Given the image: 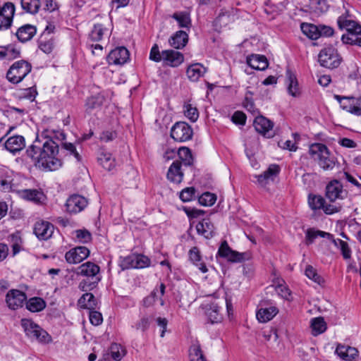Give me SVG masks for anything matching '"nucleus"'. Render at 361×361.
Instances as JSON below:
<instances>
[{"instance_id":"52","label":"nucleus","mask_w":361,"mask_h":361,"mask_svg":"<svg viewBox=\"0 0 361 361\" xmlns=\"http://www.w3.org/2000/svg\"><path fill=\"white\" fill-rule=\"evenodd\" d=\"M184 114L192 122H195L199 117L197 109L190 104H185L184 105Z\"/></svg>"},{"instance_id":"33","label":"nucleus","mask_w":361,"mask_h":361,"mask_svg":"<svg viewBox=\"0 0 361 361\" xmlns=\"http://www.w3.org/2000/svg\"><path fill=\"white\" fill-rule=\"evenodd\" d=\"M189 257L190 261L197 266L202 273H206L208 271L205 264L201 262L200 252L197 247H193L190 250Z\"/></svg>"},{"instance_id":"27","label":"nucleus","mask_w":361,"mask_h":361,"mask_svg":"<svg viewBox=\"0 0 361 361\" xmlns=\"http://www.w3.org/2000/svg\"><path fill=\"white\" fill-rule=\"evenodd\" d=\"M97 160L104 169L111 171L116 166L114 158L111 154L104 149H101L98 153Z\"/></svg>"},{"instance_id":"39","label":"nucleus","mask_w":361,"mask_h":361,"mask_svg":"<svg viewBox=\"0 0 361 361\" xmlns=\"http://www.w3.org/2000/svg\"><path fill=\"white\" fill-rule=\"evenodd\" d=\"M46 307L45 301L41 298H32L26 302L27 309L32 312H38Z\"/></svg>"},{"instance_id":"17","label":"nucleus","mask_w":361,"mask_h":361,"mask_svg":"<svg viewBox=\"0 0 361 361\" xmlns=\"http://www.w3.org/2000/svg\"><path fill=\"white\" fill-rule=\"evenodd\" d=\"M27 300L26 294L16 289L9 290L6 294V302L11 310H17L23 306Z\"/></svg>"},{"instance_id":"24","label":"nucleus","mask_w":361,"mask_h":361,"mask_svg":"<svg viewBox=\"0 0 361 361\" xmlns=\"http://www.w3.org/2000/svg\"><path fill=\"white\" fill-rule=\"evenodd\" d=\"M4 145L8 151L15 154L25 147V138L22 135L11 136L6 140Z\"/></svg>"},{"instance_id":"9","label":"nucleus","mask_w":361,"mask_h":361,"mask_svg":"<svg viewBox=\"0 0 361 361\" xmlns=\"http://www.w3.org/2000/svg\"><path fill=\"white\" fill-rule=\"evenodd\" d=\"M149 259L143 255L132 254L121 257L120 267L123 270L128 269H142L149 266Z\"/></svg>"},{"instance_id":"28","label":"nucleus","mask_w":361,"mask_h":361,"mask_svg":"<svg viewBox=\"0 0 361 361\" xmlns=\"http://www.w3.org/2000/svg\"><path fill=\"white\" fill-rule=\"evenodd\" d=\"M206 68L201 63H197L188 66L186 73L190 80L197 81L206 73Z\"/></svg>"},{"instance_id":"14","label":"nucleus","mask_w":361,"mask_h":361,"mask_svg":"<svg viewBox=\"0 0 361 361\" xmlns=\"http://www.w3.org/2000/svg\"><path fill=\"white\" fill-rule=\"evenodd\" d=\"M253 126L256 131L263 136L268 138L274 137V123L266 117L263 116H257L254 120Z\"/></svg>"},{"instance_id":"26","label":"nucleus","mask_w":361,"mask_h":361,"mask_svg":"<svg viewBox=\"0 0 361 361\" xmlns=\"http://www.w3.org/2000/svg\"><path fill=\"white\" fill-rule=\"evenodd\" d=\"M247 64L253 69L264 71L269 66L268 60L264 55L252 54L247 58Z\"/></svg>"},{"instance_id":"6","label":"nucleus","mask_w":361,"mask_h":361,"mask_svg":"<svg viewBox=\"0 0 361 361\" xmlns=\"http://www.w3.org/2000/svg\"><path fill=\"white\" fill-rule=\"evenodd\" d=\"M308 204L312 210L322 209L328 215L338 213L342 209L341 204H327L325 199L319 195L310 194L308 196Z\"/></svg>"},{"instance_id":"1","label":"nucleus","mask_w":361,"mask_h":361,"mask_svg":"<svg viewBox=\"0 0 361 361\" xmlns=\"http://www.w3.org/2000/svg\"><path fill=\"white\" fill-rule=\"evenodd\" d=\"M59 145L54 140L37 136L27 151L35 166L42 171H55L61 166V161L56 157Z\"/></svg>"},{"instance_id":"58","label":"nucleus","mask_w":361,"mask_h":361,"mask_svg":"<svg viewBox=\"0 0 361 361\" xmlns=\"http://www.w3.org/2000/svg\"><path fill=\"white\" fill-rule=\"evenodd\" d=\"M337 23L339 28L345 30L353 23V20L348 18V11L338 17Z\"/></svg>"},{"instance_id":"47","label":"nucleus","mask_w":361,"mask_h":361,"mask_svg":"<svg viewBox=\"0 0 361 361\" xmlns=\"http://www.w3.org/2000/svg\"><path fill=\"white\" fill-rule=\"evenodd\" d=\"M151 324V319L147 315H144L137 321L133 326L132 328L137 331H140L142 333L147 331L149 328Z\"/></svg>"},{"instance_id":"19","label":"nucleus","mask_w":361,"mask_h":361,"mask_svg":"<svg viewBox=\"0 0 361 361\" xmlns=\"http://www.w3.org/2000/svg\"><path fill=\"white\" fill-rule=\"evenodd\" d=\"M129 59V51L124 47L113 49L107 56L109 64L123 65Z\"/></svg>"},{"instance_id":"4","label":"nucleus","mask_w":361,"mask_h":361,"mask_svg":"<svg viewBox=\"0 0 361 361\" xmlns=\"http://www.w3.org/2000/svg\"><path fill=\"white\" fill-rule=\"evenodd\" d=\"M21 326L25 334V336L31 341H37L41 344H48L51 343V336L41 326L29 319H22L20 320Z\"/></svg>"},{"instance_id":"60","label":"nucleus","mask_w":361,"mask_h":361,"mask_svg":"<svg viewBox=\"0 0 361 361\" xmlns=\"http://www.w3.org/2000/svg\"><path fill=\"white\" fill-rule=\"evenodd\" d=\"M6 59L8 60H12L20 56V50L13 44H9L6 46Z\"/></svg>"},{"instance_id":"37","label":"nucleus","mask_w":361,"mask_h":361,"mask_svg":"<svg viewBox=\"0 0 361 361\" xmlns=\"http://www.w3.org/2000/svg\"><path fill=\"white\" fill-rule=\"evenodd\" d=\"M310 326L312 329V334L314 336L324 333L327 328L326 322L324 318L321 317L313 318L311 320Z\"/></svg>"},{"instance_id":"32","label":"nucleus","mask_w":361,"mask_h":361,"mask_svg":"<svg viewBox=\"0 0 361 361\" xmlns=\"http://www.w3.org/2000/svg\"><path fill=\"white\" fill-rule=\"evenodd\" d=\"M279 312L277 307L271 306L266 308H260L257 312V319L259 322L265 323L272 319Z\"/></svg>"},{"instance_id":"56","label":"nucleus","mask_w":361,"mask_h":361,"mask_svg":"<svg viewBox=\"0 0 361 361\" xmlns=\"http://www.w3.org/2000/svg\"><path fill=\"white\" fill-rule=\"evenodd\" d=\"M163 51L160 52L158 45L154 44L151 49L149 59L155 62H160L163 61Z\"/></svg>"},{"instance_id":"46","label":"nucleus","mask_w":361,"mask_h":361,"mask_svg":"<svg viewBox=\"0 0 361 361\" xmlns=\"http://www.w3.org/2000/svg\"><path fill=\"white\" fill-rule=\"evenodd\" d=\"M111 357L116 361H120L126 355V350L119 344L113 343L109 348Z\"/></svg>"},{"instance_id":"61","label":"nucleus","mask_w":361,"mask_h":361,"mask_svg":"<svg viewBox=\"0 0 361 361\" xmlns=\"http://www.w3.org/2000/svg\"><path fill=\"white\" fill-rule=\"evenodd\" d=\"M253 92L250 90H247L245 95V100L243 102L244 106L250 111H254L255 109V104L254 100L252 99Z\"/></svg>"},{"instance_id":"18","label":"nucleus","mask_w":361,"mask_h":361,"mask_svg":"<svg viewBox=\"0 0 361 361\" xmlns=\"http://www.w3.org/2000/svg\"><path fill=\"white\" fill-rule=\"evenodd\" d=\"M90 255V250L85 246H79L68 251L65 255L66 260L69 264H78Z\"/></svg>"},{"instance_id":"7","label":"nucleus","mask_w":361,"mask_h":361,"mask_svg":"<svg viewBox=\"0 0 361 361\" xmlns=\"http://www.w3.org/2000/svg\"><path fill=\"white\" fill-rule=\"evenodd\" d=\"M217 255L233 263L243 262L252 258V255L249 252H239L232 250L226 240L221 243Z\"/></svg>"},{"instance_id":"5","label":"nucleus","mask_w":361,"mask_h":361,"mask_svg":"<svg viewBox=\"0 0 361 361\" xmlns=\"http://www.w3.org/2000/svg\"><path fill=\"white\" fill-rule=\"evenodd\" d=\"M31 70L32 66L29 62L25 60L16 61L7 71L6 78L9 82L18 84L30 73Z\"/></svg>"},{"instance_id":"15","label":"nucleus","mask_w":361,"mask_h":361,"mask_svg":"<svg viewBox=\"0 0 361 361\" xmlns=\"http://www.w3.org/2000/svg\"><path fill=\"white\" fill-rule=\"evenodd\" d=\"M14 13L15 6L11 2L0 7V30H7L11 26Z\"/></svg>"},{"instance_id":"54","label":"nucleus","mask_w":361,"mask_h":361,"mask_svg":"<svg viewBox=\"0 0 361 361\" xmlns=\"http://www.w3.org/2000/svg\"><path fill=\"white\" fill-rule=\"evenodd\" d=\"M276 291L282 298L286 300H291V291L286 284L279 283L276 286Z\"/></svg>"},{"instance_id":"35","label":"nucleus","mask_w":361,"mask_h":361,"mask_svg":"<svg viewBox=\"0 0 361 361\" xmlns=\"http://www.w3.org/2000/svg\"><path fill=\"white\" fill-rule=\"evenodd\" d=\"M318 237L321 238H331V234L323 231L317 230L311 228L307 230L305 233V243L307 245H310L314 243V240Z\"/></svg>"},{"instance_id":"49","label":"nucleus","mask_w":361,"mask_h":361,"mask_svg":"<svg viewBox=\"0 0 361 361\" xmlns=\"http://www.w3.org/2000/svg\"><path fill=\"white\" fill-rule=\"evenodd\" d=\"M305 276L313 281L314 283L321 285L324 283V279L318 274L317 270L311 265H307L305 270Z\"/></svg>"},{"instance_id":"48","label":"nucleus","mask_w":361,"mask_h":361,"mask_svg":"<svg viewBox=\"0 0 361 361\" xmlns=\"http://www.w3.org/2000/svg\"><path fill=\"white\" fill-rule=\"evenodd\" d=\"M178 23L180 27H188L191 25V20L189 14L183 12L174 13L172 16Z\"/></svg>"},{"instance_id":"43","label":"nucleus","mask_w":361,"mask_h":361,"mask_svg":"<svg viewBox=\"0 0 361 361\" xmlns=\"http://www.w3.org/2000/svg\"><path fill=\"white\" fill-rule=\"evenodd\" d=\"M21 6L27 13L35 14L40 7L39 0H21Z\"/></svg>"},{"instance_id":"21","label":"nucleus","mask_w":361,"mask_h":361,"mask_svg":"<svg viewBox=\"0 0 361 361\" xmlns=\"http://www.w3.org/2000/svg\"><path fill=\"white\" fill-rule=\"evenodd\" d=\"M54 226L48 221H37L35 224L34 233L39 240H47L53 234Z\"/></svg>"},{"instance_id":"64","label":"nucleus","mask_w":361,"mask_h":361,"mask_svg":"<svg viewBox=\"0 0 361 361\" xmlns=\"http://www.w3.org/2000/svg\"><path fill=\"white\" fill-rule=\"evenodd\" d=\"M157 300H159L157 290H154L149 295L143 300V304L145 307H150L154 304Z\"/></svg>"},{"instance_id":"8","label":"nucleus","mask_w":361,"mask_h":361,"mask_svg":"<svg viewBox=\"0 0 361 361\" xmlns=\"http://www.w3.org/2000/svg\"><path fill=\"white\" fill-rule=\"evenodd\" d=\"M224 300L212 302L202 305L204 315L208 323L212 324L221 323L224 319Z\"/></svg>"},{"instance_id":"10","label":"nucleus","mask_w":361,"mask_h":361,"mask_svg":"<svg viewBox=\"0 0 361 361\" xmlns=\"http://www.w3.org/2000/svg\"><path fill=\"white\" fill-rule=\"evenodd\" d=\"M318 58L321 66L331 69L337 68L341 61L337 50L332 47L322 49Z\"/></svg>"},{"instance_id":"51","label":"nucleus","mask_w":361,"mask_h":361,"mask_svg":"<svg viewBox=\"0 0 361 361\" xmlns=\"http://www.w3.org/2000/svg\"><path fill=\"white\" fill-rule=\"evenodd\" d=\"M106 29L102 24L94 25L90 35V39L93 42L102 40Z\"/></svg>"},{"instance_id":"30","label":"nucleus","mask_w":361,"mask_h":361,"mask_svg":"<svg viewBox=\"0 0 361 361\" xmlns=\"http://www.w3.org/2000/svg\"><path fill=\"white\" fill-rule=\"evenodd\" d=\"M36 31L35 26L26 24L18 28L16 36L20 41L24 42L30 40L36 34Z\"/></svg>"},{"instance_id":"41","label":"nucleus","mask_w":361,"mask_h":361,"mask_svg":"<svg viewBox=\"0 0 361 361\" xmlns=\"http://www.w3.org/2000/svg\"><path fill=\"white\" fill-rule=\"evenodd\" d=\"M189 357L190 361H207L198 343H195L190 347Z\"/></svg>"},{"instance_id":"23","label":"nucleus","mask_w":361,"mask_h":361,"mask_svg":"<svg viewBox=\"0 0 361 361\" xmlns=\"http://www.w3.org/2000/svg\"><path fill=\"white\" fill-rule=\"evenodd\" d=\"M279 173V167L277 165H271L263 173L256 176L258 183L262 187H265L269 183L274 180L275 177Z\"/></svg>"},{"instance_id":"38","label":"nucleus","mask_w":361,"mask_h":361,"mask_svg":"<svg viewBox=\"0 0 361 361\" xmlns=\"http://www.w3.org/2000/svg\"><path fill=\"white\" fill-rule=\"evenodd\" d=\"M286 77L288 93L293 97H297L300 92L295 75L290 71H287Z\"/></svg>"},{"instance_id":"63","label":"nucleus","mask_w":361,"mask_h":361,"mask_svg":"<svg viewBox=\"0 0 361 361\" xmlns=\"http://www.w3.org/2000/svg\"><path fill=\"white\" fill-rule=\"evenodd\" d=\"M361 33L347 32L342 35L341 40L343 44H355L357 36Z\"/></svg>"},{"instance_id":"2","label":"nucleus","mask_w":361,"mask_h":361,"mask_svg":"<svg viewBox=\"0 0 361 361\" xmlns=\"http://www.w3.org/2000/svg\"><path fill=\"white\" fill-rule=\"evenodd\" d=\"M99 271V267L91 262H87L80 265L76 270L77 274L85 276L87 279L82 280L80 283L79 288L82 291H89L95 288L101 280Z\"/></svg>"},{"instance_id":"36","label":"nucleus","mask_w":361,"mask_h":361,"mask_svg":"<svg viewBox=\"0 0 361 361\" xmlns=\"http://www.w3.org/2000/svg\"><path fill=\"white\" fill-rule=\"evenodd\" d=\"M18 192L22 198L36 203L41 202L43 197V194L36 189H25Z\"/></svg>"},{"instance_id":"11","label":"nucleus","mask_w":361,"mask_h":361,"mask_svg":"<svg viewBox=\"0 0 361 361\" xmlns=\"http://www.w3.org/2000/svg\"><path fill=\"white\" fill-rule=\"evenodd\" d=\"M325 196L331 202L344 200L348 196V192L343 189L341 183L337 180L330 181L326 186Z\"/></svg>"},{"instance_id":"59","label":"nucleus","mask_w":361,"mask_h":361,"mask_svg":"<svg viewBox=\"0 0 361 361\" xmlns=\"http://www.w3.org/2000/svg\"><path fill=\"white\" fill-rule=\"evenodd\" d=\"M195 190L194 188H186L180 193V199L183 202H189L192 200L195 195Z\"/></svg>"},{"instance_id":"31","label":"nucleus","mask_w":361,"mask_h":361,"mask_svg":"<svg viewBox=\"0 0 361 361\" xmlns=\"http://www.w3.org/2000/svg\"><path fill=\"white\" fill-rule=\"evenodd\" d=\"M199 234L204 235L206 238H212L214 234V226L209 219H204L196 226Z\"/></svg>"},{"instance_id":"3","label":"nucleus","mask_w":361,"mask_h":361,"mask_svg":"<svg viewBox=\"0 0 361 361\" xmlns=\"http://www.w3.org/2000/svg\"><path fill=\"white\" fill-rule=\"evenodd\" d=\"M309 153L311 157L317 161L324 171L332 170L336 165V158L331 154L327 147L322 143H314L310 146Z\"/></svg>"},{"instance_id":"42","label":"nucleus","mask_w":361,"mask_h":361,"mask_svg":"<svg viewBox=\"0 0 361 361\" xmlns=\"http://www.w3.org/2000/svg\"><path fill=\"white\" fill-rule=\"evenodd\" d=\"M81 307L94 309L96 307V300L92 293H86L83 294L78 300Z\"/></svg>"},{"instance_id":"20","label":"nucleus","mask_w":361,"mask_h":361,"mask_svg":"<svg viewBox=\"0 0 361 361\" xmlns=\"http://www.w3.org/2000/svg\"><path fill=\"white\" fill-rule=\"evenodd\" d=\"M335 353L344 361H356L359 357V352L355 348L341 343L337 345Z\"/></svg>"},{"instance_id":"12","label":"nucleus","mask_w":361,"mask_h":361,"mask_svg":"<svg viewBox=\"0 0 361 361\" xmlns=\"http://www.w3.org/2000/svg\"><path fill=\"white\" fill-rule=\"evenodd\" d=\"M192 129L185 122L176 123L171 130V137L177 142H185L192 137Z\"/></svg>"},{"instance_id":"45","label":"nucleus","mask_w":361,"mask_h":361,"mask_svg":"<svg viewBox=\"0 0 361 361\" xmlns=\"http://www.w3.org/2000/svg\"><path fill=\"white\" fill-rule=\"evenodd\" d=\"M42 138L51 139L63 141L66 139V135L62 130H45L42 132Z\"/></svg>"},{"instance_id":"13","label":"nucleus","mask_w":361,"mask_h":361,"mask_svg":"<svg viewBox=\"0 0 361 361\" xmlns=\"http://www.w3.org/2000/svg\"><path fill=\"white\" fill-rule=\"evenodd\" d=\"M341 107L346 111L356 116H361V99L355 97H341L335 96Z\"/></svg>"},{"instance_id":"57","label":"nucleus","mask_w":361,"mask_h":361,"mask_svg":"<svg viewBox=\"0 0 361 361\" xmlns=\"http://www.w3.org/2000/svg\"><path fill=\"white\" fill-rule=\"evenodd\" d=\"M337 23L339 28L345 30L353 23V20L348 18V11L338 17Z\"/></svg>"},{"instance_id":"25","label":"nucleus","mask_w":361,"mask_h":361,"mask_svg":"<svg viewBox=\"0 0 361 361\" xmlns=\"http://www.w3.org/2000/svg\"><path fill=\"white\" fill-rule=\"evenodd\" d=\"M183 178V173L181 171V161H175L170 166L167 172V178L171 182L180 183Z\"/></svg>"},{"instance_id":"22","label":"nucleus","mask_w":361,"mask_h":361,"mask_svg":"<svg viewBox=\"0 0 361 361\" xmlns=\"http://www.w3.org/2000/svg\"><path fill=\"white\" fill-rule=\"evenodd\" d=\"M163 62L171 67H178L184 61L183 54L178 51L168 49L163 51Z\"/></svg>"},{"instance_id":"16","label":"nucleus","mask_w":361,"mask_h":361,"mask_svg":"<svg viewBox=\"0 0 361 361\" xmlns=\"http://www.w3.org/2000/svg\"><path fill=\"white\" fill-rule=\"evenodd\" d=\"M87 200L80 195L70 196L66 202V209L68 213L77 214L82 211L87 205Z\"/></svg>"},{"instance_id":"29","label":"nucleus","mask_w":361,"mask_h":361,"mask_svg":"<svg viewBox=\"0 0 361 361\" xmlns=\"http://www.w3.org/2000/svg\"><path fill=\"white\" fill-rule=\"evenodd\" d=\"M188 40V35L185 31H177L169 39V42L171 47L179 49L183 48Z\"/></svg>"},{"instance_id":"44","label":"nucleus","mask_w":361,"mask_h":361,"mask_svg":"<svg viewBox=\"0 0 361 361\" xmlns=\"http://www.w3.org/2000/svg\"><path fill=\"white\" fill-rule=\"evenodd\" d=\"M178 155L185 166H190L193 163V157L191 151L186 147L179 148Z\"/></svg>"},{"instance_id":"40","label":"nucleus","mask_w":361,"mask_h":361,"mask_svg":"<svg viewBox=\"0 0 361 361\" xmlns=\"http://www.w3.org/2000/svg\"><path fill=\"white\" fill-rule=\"evenodd\" d=\"M301 30L304 35L312 39L319 38L318 25L311 23H302L300 25Z\"/></svg>"},{"instance_id":"50","label":"nucleus","mask_w":361,"mask_h":361,"mask_svg":"<svg viewBox=\"0 0 361 361\" xmlns=\"http://www.w3.org/2000/svg\"><path fill=\"white\" fill-rule=\"evenodd\" d=\"M39 49L46 54H49L52 51L54 47V42L52 38H47V37L41 36L39 41Z\"/></svg>"},{"instance_id":"34","label":"nucleus","mask_w":361,"mask_h":361,"mask_svg":"<svg viewBox=\"0 0 361 361\" xmlns=\"http://www.w3.org/2000/svg\"><path fill=\"white\" fill-rule=\"evenodd\" d=\"M104 102V97L102 95L97 94L87 98L85 103V111L91 114L94 109H97L102 106Z\"/></svg>"},{"instance_id":"62","label":"nucleus","mask_w":361,"mask_h":361,"mask_svg":"<svg viewBox=\"0 0 361 361\" xmlns=\"http://www.w3.org/2000/svg\"><path fill=\"white\" fill-rule=\"evenodd\" d=\"M90 321L92 324L98 326L102 323L103 317L100 312L94 310H90L89 314Z\"/></svg>"},{"instance_id":"55","label":"nucleus","mask_w":361,"mask_h":361,"mask_svg":"<svg viewBox=\"0 0 361 361\" xmlns=\"http://www.w3.org/2000/svg\"><path fill=\"white\" fill-rule=\"evenodd\" d=\"M75 238L79 243H87L92 239L91 233L87 230H77L75 231Z\"/></svg>"},{"instance_id":"53","label":"nucleus","mask_w":361,"mask_h":361,"mask_svg":"<svg viewBox=\"0 0 361 361\" xmlns=\"http://www.w3.org/2000/svg\"><path fill=\"white\" fill-rule=\"evenodd\" d=\"M216 200V195L209 192L203 193L198 199L200 204L203 206H212L215 203Z\"/></svg>"}]
</instances>
